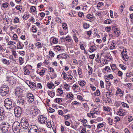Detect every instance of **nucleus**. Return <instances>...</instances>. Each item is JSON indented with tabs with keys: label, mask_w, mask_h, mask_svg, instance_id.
<instances>
[{
	"label": "nucleus",
	"mask_w": 133,
	"mask_h": 133,
	"mask_svg": "<svg viewBox=\"0 0 133 133\" xmlns=\"http://www.w3.org/2000/svg\"><path fill=\"white\" fill-rule=\"evenodd\" d=\"M62 26L63 28L64 29H66L67 28V26L66 23H63Z\"/></svg>",
	"instance_id": "58"
},
{
	"label": "nucleus",
	"mask_w": 133,
	"mask_h": 133,
	"mask_svg": "<svg viewBox=\"0 0 133 133\" xmlns=\"http://www.w3.org/2000/svg\"><path fill=\"white\" fill-rule=\"evenodd\" d=\"M12 128L14 133H19L21 128L20 123L18 122H14L13 124Z\"/></svg>",
	"instance_id": "1"
},
{
	"label": "nucleus",
	"mask_w": 133,
	"mask_h": 133,
	"mask_svg": "<svg viewBox=\"0 0 133 133\" xmlns=\"http://www.w3.org/2000/svg\"><path fill=\"white\" fill-rule=\"evenodd\" d=\"M103 109L105 111L108 112L110 111L111 110V109L108 107L103 106Z\"/></svg>",
	"instance_id": "28"
},
{
	"label": "nucleus",
	"mask_w": 133,
	"mask_h": 133,
	"mask_svg": "<svg viewBox=\"0 0 133 133\" xmlns=\"http://www.w3.org/2000/svg\"><path fill=\"white\" fill-rule=\"evenodd\" d=\"M105 102L106 103H111V101L110 98H107L105 100Z\"/></svg>",
	"instance_id": "64"
},
{
	"label": "nucleus",
	"mask_w": 133,
	"mask_h": 133,
	"mask_svg": "<svg viewBox=\"0 0 133 133\" xmlns=\"http://www.w3.org/2000/svg\"><path fill=\"white\" fill-rule=\"evenodd\" d=\"M86 17L89 19L92 20L94 17V16L91 14H88L87 15Z\"/></svg>",
	"instance_id": "30"
},
{
	"label": "nucleus",
	"mask_w": 133,
	"mask_h": 133,
	"mask_svg": "<svg viewBox=\"0 0 133 133\" xmlns=\"http://www.w3.org/2000/svg\"><path fill=\"white\" fill-rule=\"evenodd\" d=\"M121 103L120 101H116L115 102V105L116 106L118 107L121 105Z\"/></svg>",
	"instance_id": "45"
},
{
	"label": "nucleus",
	"mask_w": 133,
	"mask_h": 133,
	"mask_svg": "<svg viewBox=\"0 0 133 133\" xmlns=\"http://www.w3.org/2000/svg\"><path fill=\"white\" fill-rule=\"evenodd\" d=\"M72 88L74 90H75L76 89H78L79 88V86L75 84L73 85Z\"/></svg>",
	"instance_id": "42"
},
{
	"label": "nucleus",
	"mask_w": 133,
	"mask_h": 133,
	"mask_svg": "<svg viewBox=\"0 0 133 133\" xmlns=\"http://www.w3.org/2000/svg\"><path fill=\"white\" fill-rule=\"evenodd\" d=\"M66 97L68 98L72 99V98L73 97V95L72 93H69V94H68L67 95Z\"/></svg>",
	"instance_id": "41"
},
{
	"label": "nucleus",
	"mask_w": 133,
	"mask_h": 133,
	"mask_svg": "<svg viewBox=\"0 0 133 133\" xmlns=\"http://www.w3.org/2000/svg\"><path fill=\"white\" fill-rule=\"evenodd\" d=\"M4 116V112L3 109H0V120H3Z\"/></svg>",
	"instance_id": "14"
},
{
	"label": "nucleus",
	"mask_w": 133,
	"mask_h": 133,
	"mask_svg": "<svg viewBox=\"0 0 133 133\" xmlns=\"http://www.w3.org/2000/svg\"><path fill=\"white\" fill-rule=\"evenodd\" d=\"M100 92L99 90L97 89L96 90V92H95L94 94L95 95L97 96H98L100 95Z\"/></svg>",
	"instance_id": "54"
},
{
	"label": "nucleus",
	"mask_w": 133,
	"mask_h": 133,
	"mask_svg": "<svg viewBox=\"0 0 133 133\" xmlns=\"http://www.w3.org/2000/svg\"><path fill=\"white\" fill-rule=\"evenodd\" d=\"M58 42V39L56 38H54L52 40V42L53 43L56 44Z\"/></svg>",
	"instance_id": "63"
},
{
	"label": "nucleus",
	"mask_w": 133,
	"mask_h": 133,
	"mask_svg": "<svg viewBox=\"0 0 133 133\" xmlns=\"http://www.w3.org/2000/svg\"><path fill=\"white\" fill-rule=\"evenodd\" d=\"M38 110L37 109H34L30 111L29 115L31 118H34V116H36L38 114Z\"/></svg>",
	"instance_id": "10"
},
{
	"label": "nucleus",
	"mask_w": 133,
	"mask_h": 133,
	"mask_svg": "<svg viewBox=\"0 0 133 133\" xmlns=\"http://www.w3.org/2000/svg\"><path fill=\"white\" fill-rule=\"evenodd\" d=\"M62 38L65 39L66 41L69 42L73 41V40L71 38L68 36H67L64 38L63 37Z\"/></svg>",
	"instance_id": "23"
},
{
	"label": "nucleus",
	"mask_w": 133,
	"mask_h": 133,
	"mask_svg": "<svg viewBox=\"0 0 133 133\" xmlns=\"http://www.w3.org/2000/svg\"><path fill=\"white\" fill-rule=\"evenodd\" d=\"M14 111L16 117H19L21 116L22 112V109L19 107H16L14 109Z\"/></svg>",
	"instance_id": "5"
},
{
	"label": "nucleus",
	"mask_w": 133,
	"mask_h": 133,
	"mask_svg": "<svg viewBox=\"0 0 133 133\" xmlns=\"http://www.w3.org/2000/svg\"><path fill=\"white\" fill-rule=\"evenodd\" d=\"M104 70L108 72H110L111 71V69L108 66H105L104 68Z\"/></svg>",
	"instance_id": "48"
},
{
	"label": "nucleus",
	"mask_w": 133,
	"mask_h": 133,
	"mask_svg": "<svg viewBox=\"0 0 133 133\" xmlns=\"http://www.w3.org/2000/svg\"><path fill=\"white\" fill-rule=\"evenodd\" d=\"M39 122L41 124H44L47 122V119L46 117L43 115L39 116L38 117Z\"/></svg>",
	"instance_id": "8"
},
{
	"label": "nucleus",
	"mask_w": 133,
	"mask_h": 133,
	"mask_svg": "<svg viewBox=\"0 0 133 133\" xmlns=\"http://www.w3.org/2000/svg\"><path fill=\"white\" fill-rule=\"evenodd\" d=\"M114 78L113 75L112 74L107 75L105 76L104 77V79H112Z\"/></svg>",
	"instance_id": "22"
},
{
	"label": "nucleus",
	"mask_w": 133,
	"mask_h": 133,
	"mask_svg": "<svg viewBox=\"0 0 133 133\" xmlns=\"http://www.w3.org/2000/svg\"><path fill=\"white\" fill-rule=\"evenodd\" d=\"M17 49H21L24 47V45L19 41L18 42L17 44Z\"/></svg>",
	"instance_id": "15"
},
{
	"label": "nucleus",
	"mask_w": 133,
	"mask_h": 133,
	"mask_svg": "<svg viewBox=\"0 0 133 133\" xmlns=\"http://www.w3.org/2000/svg\"><path fill=\"white\" fill-rule=\"evenodd\" d=\"M29 16V15H28L27 14H26L23 16V19L24 20H25L28 18Z\"/></svg>",
	"instance_id": "57"
},
{
	"label": "nucleus",
	"mask_w": 133,
	"mask_h": 133,
	"mask_svg": "<svg viewBox=\"0 0 133 133\" xmlns=\"http://www.w3.org/2000/svg\"><path fill=\"white\" fill-rule=\"evenodd\" d=\"M96 47L95 45H92L90 46L89 49V51L90 52L95 51L96 49Z\"/></svg>",
	"instance_id": "16"
},
{
	"label": "nucleus",
	"mask_w": 133,
	"mask_h": 133,
	"mask_svg": "<svg viewBox=\"0 0 133 133\" xmlns=\"http://www.w3.org/2000/svg\"><path fill=\"white\" fill-rule=\"evenodd\" d=\"M124 92L122 91L119 88H117V90L116 91L115 95L116 96H118V94H119V96L121 97H123V93Z\"/></svg>",
	"instance_id": "11"
},
{
	"label": "nucleus",
	"mask_w": 133,
	"mask_h": 133,
	"mask_svg": "<svg viewBox=\"0 0 133 133\" xmlns=\"http://www.w3.org/2000/svg\"><path fill=\"white\" fill-rule=\"evenodd\" d=\"M9 125L10 124L8 123H4L1 127L2 132L3 133L7 132L8 130Z\"/></svg>",
	"instance_id": "6"
},
{
	"label": "nucleus",
	"mask_w": 133,
	"mask_h": 133,
	"mask_svg": "<svg viewBox=\"0 0 133 133\" xmlns=\"http://www.w3.org/2000/svg\"><path fill=\"white\" fill-rule=\"evenodd\" d=\"M119 66L123 70H125L126 69L127 67L125 65H124L122 64H120L119 65Z\"/></svg>",
	"instance_id": "43"
},
{
	"label": "nucleus",
	"mask_w": 133,
	"mask_h": 133,
	"mask_svg": "<svg viewBox=\"0 0 133 133\" xmlns=\"http://www.w3.org/2000/svg\"><path fill=\"white\" fill-rule=\"evenodd\" d=\"M80 103L76 101H75L73 102L71 104L72 105H78Z\"/></svg>",
	"instance_id": "56"
},
{
	"label": "nucleus",
	"mask_w": 133,
	"mask_h": 133,
	"mask_svg": "<svg viewBox=\"0 0 133 133\" xmlns=\"http://www.w3.org/2000/svg\"><path fill=\"white\" fill-rule=\"evenodd\" d=\"M36 87L37 88L40 89H42V85L40 83H37V85H36Z\"/></svg>",
	"instance_id": "62"
},
{
	"label": "nucleus",
	"mask_w": 133,
	"mask_h": 133,
	"mask_svg": "<svg viewBox=\"0 0 133 133\" xmlns=\"http://www.w3.org/2000/svg\"><path fill=\"white\" fill-rule=\"evenodd\" d=\"M78 3V0H73L72 4L74 6H76Z\"/></svg>",
	"instance_id": "47"
},
{
	"label": "nucleus",
	"mask_w": 133,
	"mask_h": 133,
	"mask_svg": "<svg viewBox=\"0 0 133 133\" xmlns=\"http://www.w3.org/2000/svg\"><path fill=\"white\" fill-rule=\"evenodd\" d=\"M2 61L3 64L7 65H9L10 63L9 60H7L5 58L2 59Z\"/></svg>",
	"instance_id": "21"
},
{
	"label": "nucleus",
	"mask_w": 133,
	"mask_h": 133,
	"mask_svg": "<svg viewBox=\"0 0 133 133\" xmlns=\"http://www.w3.org/2000/svg\"><path fill=\"white\" fill-rule=\"evenodd\" d=\"M88 67L89 68L88 73L89 75H90L92 72V68L89 65H88Z\"/></svg>",
	"instance_id": "38"
},
{
	"label": "nucleus",
	"mask_w": 133,
	"mask_h": 133,
	"mask_svg": "<svg viewBox=\"0 0 133 133\" xmlns=\"http://www.w3.org/2000/svg\"><path fill=\"white\" fill-rule=\"evenodd\" d=\"M48 94L50 95L51 97H54L55 95V93L54 92V91L52 90L48 92Z\"/></svg>",
	"instance_id": "26"
},
{
	"label": "nucleus",
	"mask_w": 133,
	"mask_h": 133,
	"mask_svg": "<svg viewBox=\"0 0 133 133\" xmlns=\"http://www.w3.org/2000/svg\"><path fill=\"white\" fill-rule=\"evenodd\" d=\"M125 110L122 109H120L117 112V114L120 116H123L125 115Z\"/></svg>",
	"instance_id": "13"
},
{
	"label": "nucleus",
	"mask_w": 133,
	"mask_h": 133,
	"mask_svg": "<svg viewBox=\"0 0 133 133\" xmlns=\"http://www.w3.org/2000/svg\"><path fill=\"white\" fill-rule=\"evenodd\" d=\"M116 43L115 42H114H114H112L111 43V46L110 48L111 49H114L115 47V45Z\"/></svg>",
	"instance_id": "32"
},
{
	"label": "nucleus",
	"mask_w": 133,
	"mask_h": 133,
	"mask_svg": "<svg viewBox=\"0 0 133 133\" xmlns=\"http://www.w3.org/2000/svg\"><path fill=\"white\" fill-rule=\"evenodd\" d=\"M21 124L22 127L24 129L28 128L29 124L27 120L25 119H23L21 120Z\"/></svg>",
	"instance_id": "7"
},
{
	"label": "nucleus",
	"mask_w": 133,
	"mask_h": 133,
	"mask_svg": "<svg viewBox=\"0 0 133 133\" xmlns=\"http://www.w3.org/2000/svg\"><path fill=\"white\" fill-rule=\"evenodd\" d=\"M9 89L8 87L3 86L0 88V94L2 96H5L8 94Z\"/></svg>",
	"instance_id": "2"
},
{
	"label": "nucleus",
	"mask_w": 133,
	"mask_h": 133,
	"mask_svg": "<svg viewBox=\"0 0 133 133\" xmlns=\"http://www.w3.org/2000/svg\"><path fill=\"white\" fill-rule=\"evenodd\" d=\"M83 108L86 111L88 112L89 110V108L87 103H84L83 104Z\"/></svg>",
	"instance_id": "18"
},
{
	"label": "nucleus",
	"mask_w": 133,
	"mask_h": 133,
	"mask_svg": "<svg viewBox=\"0 0 133 133\" xmlns=\"http://www.w3.org/2000/svg\"><path fill=\"white\" fill-rule=\"evenodd\" d=\"M64 88L66 90H69L70 86L69 85L66 84L64 85Z\"/></svg>",
	"instance_id": "46"
},
{
	"label": "nucleus",
	"mask_w": 133,
	"mask_h": 133,
	"mask_svg": "<svg viewBox=\"0 0 133 133\" xmlns=\"http://www.w3.org/2000/svg\"><path fill=\"white\" fill-rule=\"evenodd\" d=\"M45 70H41L39 72V74L41 76H42L44 74Z\"/></svg>",
	"instance_id": "59"
},
{
	"label": "nucleus",
	"mask_w": 133,
	"mask_h": 133,
	"mask_svg": "<svg viewBox=\"0 0 133 133\" xmlns=\"http://www.w3.org/2000/svg\"><path fill=\"white\" fill-rule=\"evenodd\" d=\"M56 92L57 93V95H60L62 96V95L63 94V90L59 88H58L56 91Z\"/></svg>",
	"instance_id": "19"
},
{
	"label": "nucleus",
	"mask_w": 133,
	"mask_h": 133,
	"mask_svg": "<svg viewBox=\"0 0 133 133\" xmlns=\"http://www.w3.org/2000/svg\"><path fill=\"white\" fill-rule=\"evenodd\" d=\"M51 123H52V124H54L53 121H52V122H50L49 121L48 122H47L46 124V126L48 128H50L51 127H52L53 129L54 128L52 127L51 125Z\"/></svg>",
	"instance_id": "25"
},
{
	"label": "nucleus",
	"mask_w": 133,
	"mask_h": 133,
	"mask_svg": "<svg viewBox=\"0 0 133 133\" xmlns=\"http://www.w3.org/2000/svg\"><path fill=\"white\" fill-rule=\"evenodd\" d=\"M31 67L32 68L31 66L29 65H27L25 66L23 69V70L24 71V74L25 75H29L30 72L29 70L28 69V68L29 67Z\"/></svg>",
	"instance_id": "12"
},
{
	"label": "nucleus",
	"mask_w": 133,
	"mask_h": 133,
	"mask_svg": "<svg viewBox=\"0 0 133 133\" xmlns=\"http://www.w3.org/2000/svg\"><path fill=\"white\" fill-rule=\"evenodd\" d=\"M30 9L31 12H35L36 9L35 6H32L31 7Z\"/></svg>",
	"instance_id": "55"
},
{
	"label": "nucleus",
	"mask_w": 133,
	"mask_h": 133,
	"mask_svg": "<svg viewBox=\"0 0 133 133\" xmlns=\"http://www.w3.org/2000/svg\"><path fill=\"white\" fill-rule=\"evenodd\" d=\"M124 85L125 86L128 88H131L132 87L131 84L130 83L125 84Z\"/></svg>",
	"instance_id": "53"
},
{
	"label": "nucleus",
	"mask_w": 133,
	"mask_h": 133,
	"mask_svg": "<svg viewBox=\"0 0 133 133\" xmlns=\"http://www.w3.org/2000/svg\"><path fill=\"white\" fill-rule=\"evenodd\" d=\"M13 39L14 40H15L16 41L18 40V37L17 35L16 34H15L13 36Z\"/></svg>",
	"instance_id": "61"
},
{
	"label": "nucleus",
	"mask_w": 133,
	"mask_h": 133,
	"mask_svg": "<svg viewBox=\"0 0 133 133\" xmlns=\"http://www.w3.org/2000/svg\"><path fill=\"white\" fill-rule=\"evenodd\" d=\"M113 94L111 92H106V96L107 98H111L113 97Z\"/></svg>",
	"instance_id": "17"
},
{
	"label": "nucleus",
	"mask_w": 133,
	"mask_h": 133,
	"mask_svg": "<svg viewBox=\"0 0 133 133\" xmlns=\"http://www.w3.org/2000/svg\"><path fill=\"white\" fill-rule=\"evenodd\" d=\"M62 74L63 79L65 80L67 78V74L64 71H63L62 72Z\"/></svg>",
	"instance_id": "44"
},
{
	"label": "nucleus",
	"mask_w": 133,
	"mask_h": 133,
	"mask_svg": "<svg viewBox=\"0 0 133 133\" xmlns=\"http://www.w3.org/2000/svg\"><path fill=\"white\" fill-rule=\"evenodd\" d=\"M26 97L27 100L29 103H31L34 100V97L33 95L31 93H28L26 95Z\"/></svg>",
	"instance_id": "9"
},
{
	"label": "nucleus",
	"mask_w": 133,
	"mask_h": 133,
	"mask_svg": "<svg viewBox=\"0 0 133 133\" xmlns=\"http://www.w3.org/2000/svg\"><path fill=\"white\" fill-rule=\"evenodd\" d=\"M19 65H21L24 62V58L22 57H20L19 58Z\"/></svg>",
	"instance_id": "35"
},
{
	"label": "nucleus",
	"mask_w": 133,
	"mask_h": 133,
	"mask_svg": "<svg viewBox=\"0 0 133 133\" xmlns=\"http://www.w3.org/2000/svg\"><path fill=\"white\" fill-rule=\"evenodd\" d=\"M80 86L83 87L85 84L86 83L84 81H80L78 82Z\"/></svg>",
	"instance_id": "29"
},
{
	"label": "nucleus",
	"mask_w": 133,
	"mask_h": 133,
	"mask_svg": "<svg viewBox=\"0 0 133 133\" xmlns=\"http://www.w3.org/2000/svg\"><path fill=\"white\" fill-rule=\"evenodd\" d=\"M14 22L15 23H17L19 22V19L17 17H16L14 21Z\"/></svg>",
	"instance_id": "52"
},
{
	"label": "nucleus",
	"mask_w": 133,
	"mask_h": 133,
	"mask_svg": "<svg viewBox=\"0 0 133 133\" xmlns=\"http://www.w3.org/2000/svg\"><path fill=\"white\" fill-rule=\"evenodd\" d=\"M62 47V46L59 45H57L55 46V50H57V51H59L61 50Z\"/></svg>",
	"instance_id": "39"
},
{
	"label": "nucleus",
	"mask_w": 133,
	"mask_h": 133,
	"mask_svg": "<svg viewBox=\"0 0 133 133\" xmlns=\"http://www.w3.org/2000/svg\"><path fill=\"white\" fill-rule=\"evenodd\" d=\"M37 29L36 26L33 25L32 28V31L34 32H36L37 31Z\"/></svg>",
	"instance_id": "40"
},
{
	"label": "nucleus",
	"mask_w": 133,
	"mask_h": 133,
	"mask_svg": "<svg viewBox=\"0 0 133 133\" xmlns=\"http://www.w3.org/2000/svg\"><path fill=\"white\" fill-rule=\"evenodd\" d=\"M4 106L7 109H10L12 107V104L11 100L8 98L6 99L4 102Z\"/></svg>",
	"instance_id": "4"
},
{
	"label": "nucleus",
	"mask_w": 133,
	"mask_h": 133,
	"mask_svg": "<svg viewBox=\"0 0 133 133\" xmlns=\"http://www.w3.org/2000/svg\"><path fill=\"white\" fill-rule=\"evenodd\" d=\"M58 113L60 115H61L62 116H64V115H63V112L62 110H59L58 111Z\"/></svg>",
	"instance_id": "60"
},
{
	"label": "nucleus",
	"mask_w": 133,
	"mask_h": 133,
	"mask_svg": "<svg viewBox=\"0 0 133 133\" xmlns=\"http://www.w3.org/2000/svg\"><path fill=\"white\" fill-rule=\"evenodd\" d=\"M35 45L38 48H42V46L41 43L40 42H37L35 43Z\"/></svg>",
	"instance_id": "27"
},
{
	"label": "nucleus",
	"mask_w": 133,
	"mask_h": 133,
	"mask_svg": "<svg viewBox=\"0 0 133 133\" xmlns=\"http://www.w3.org/2000/svg\"><path fill=\"white\" fill-rule=\"evenodd\" d=\"M104 122L98 124L97 125V128L98 129L101 128L103 127L104 125Z\"/></svg>",
	"instance_id": "37"
},
{
	"label": "nucleus",
	"mask_w": 133,
	"mask_h": 133,
	"mask_svg": "<svg viewBox=\"0 0 133 133\" xmlns=\"http://www.w3.org/2000/svg\"><path fill=\"white\" fill-rule=\"evenodd\" d=\"M61 56L62 58L66 59L67 58V55L65 54H61Z\"/></svg>",
	"instance_id": "50"
},
{
	"label": "nucleus",
	"mask_w": 133,
	"mask_h": 133,
	"mask_svg": "<svg viewBox=\"0 0 133 133\" xmlns=\"http://www.w3.org/2000/svg\"><path fill=\"white\" fill-rule=\"evenodd\" d=\"M114 32L115 35V36L116 37L118 36L120 34V31L119 29L117 28L114 31Z\"/></svg>",
	"instance_id": "20"
},
{
	"label": "nucleus",
	"mask_w": 133,
	"mask_h": 133,
	"mask_svg": "<svg viewBox=\"0 0 133 133\" xmlns=\"http://www.w3.org/2000/svg\"><path fill=\"white\" fill-rule=\"evenodd\" d=\"M83 26L84 29H87L89 27L90 25L87 23H84L83 24Z\"/></svg>",
	"instance_id": "36"
},
{
	"label": "nucleus",
	"mask_w": 133,
	"mask_h": 133,
	"mask_svg": "<svg viewBox=\"0 0 133 133\" xmlns=\"http://www.w3.org/2000/svg\"><path fill=\"white\" fill-rule=\"evenodd\" d=\"M107 120L109 124L110 125H112L113 123L112 119H111L110 117H109L108 118Z\"/></svg>",
	"instance_id": "34"
},
{
	"label": "nucleus",
	"mask_w": 133,
	"mask_h": 133,
	"mask_svg": "<svg viewBox=\"0 0 133 133\" xmlns=\"http://www.w3.org/2000/svg\"><path fill=\"white\" fill-rule=\"evenodd\" d=\"M55 100L56 101L57 103L61 102L62 101V99L60 98H56Z\"/></svg>",
	"instance_id": "51"
},
{
	"label": "nucleus",
	"mask_w": 133,
	"mask_h": 133,
	"mask_svg": "<svg viewBox=\"0 0 133 133\" xmlns=\"http://www.w3.org/2000/svg\"><path fill=\"white\" fill-rule=\"evenodd\" d=\"M78 73L79 75H80L82 73V69L81 68H78L77 70Z\"/></svg>",
	"instance_id": "49"
},
{
	"label": "nucleus",
	"mask_w": 133,
	"mask_h": 133,
	"mask_svg": "<svg viewBox=\"0 0 133 133\" xmlns=\"http://www.w3.org/2000/svg\"><path fill=\"white\" fill-rule=\"evenodd\" d=\"M9 5V4L8 3L5 2L2 4L1 6L4 9H6L8 7Z\"/></svg>",
	"instance_id": "24"
},
{
	"label": "nucleus",
	"mask_w": 133,
	"mask_h": 133,
	"mask_svg": "<svg viewBox=\"0 0 133 133\" xmlns=\"http://www.w3.org/2000/svg\"><path fill=\"white\" fill-rule=\"evenodd\" d=\"M122 107L124 108H129V107L128 105L124 102H122L121 103Z\"/></svg>",
	"instance_id": "33"
},
{
	"label": "nucleus",
	"mask_w": 133,
	"mask_h": 133,
	"mask_svg": "<svg viewBox=\"0 0 133 133\" xmlns=\"http://www.w3.org/2000/svg\"><path fill=\"white\" fill-rule=\"evenodd\" d=\"M29 133H38L39 129L38 127L34 125L29 126L28 128Z\"/></svg>",
	"instance_id": "3"
},
{
	"label": "nucleus",
	"mask_w": 133,
	"mask_h": 133,
	"mask_svg": "<svg viewBox=\"0 0 133 133\" xmlns=\"http://www.w3.org/2000/svg\"><path fill=\"white\" fill-rule=\"evenodd\" d=\"M47 86L49 88L51 89L52 87L54 86V84L51 82H49L47 83Z\"/></svg>",
	"instance_id": "31"
}]
</instances>
